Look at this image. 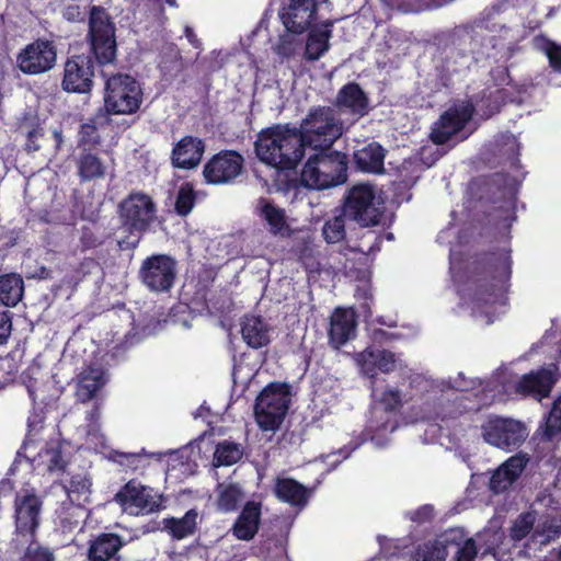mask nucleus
Wrapping results in <instances>:
<instances>
[{"mask_svg": "<svg viewBox=\"0 0 561 561\" xmlns=\"http://www.w3.org/2000/svg\"><path fill=\"white\" fill-rule=\"evenodd\" d=\"M336 104L340 110L350 111L357 116L365 115L368 107L367 98L356 83L346 84L340 90Z\"/></svg>", "mask_w": 561, "mask_h": 561, "instance_id": "c85d7f7f", "label": "nucleus"}, {"mask_svg": "<svg viewBox=\"0 0 561 561\" xmlns=\"http://www.w3.org/2000/svg\"><path fill=\"white\" fill-rule=\"evenodd\" d=\"M195 204V195L193 188L188 184H184L180 187L176 201L175 210L181 216H186L191 213Z\"/></svg>", "mask_w": 561, "mask_h": 561, "instance_id": "de8ad7c7", "label": "nucleus"}, {"mask_svg": "<svg viewBox=\"0 0 561 561\" xmlns=\"http://www.w3.org/2000/svg\"><path fill=\"white\" fill-rule=\"evenodd\" d=\"M254 146L262 162L282 170L294 169L304 157L298 129L287 124L263 129Z\"/></svg>", "mask_w": 561, "mask_h": 561, "instance_id": "f257e3e1", "label": "nucleus"}, {"mask_svg": "<svg viewBox=\"0 0 561 561\" xmlns=\"http://www.w3.org/2000/svg\"><path fill=\"white\" fill-rule=\"evenodd\" d=\"M535 523V517L531 513H523L518 516V518L514 522L513 526L510 528V537L514 541H520L526 538L528 534L531 531Z\"/></svg>", "mask_w": 561, "mask_h": 561, "instance_id": "a18cd8bd", "label": "nucleus"}, {"mask_svg": "<svg viewBox=\"0 0 561 561\" xmlns=\"http://www.w3.org/2000/svg\"><path fill=\"white\" fill-rule=\"evenodd\" d=\"M141 101V88L131 76L117 73L106 79L104 103L107 112L133 114L138 111Z\"/></svg>", "mask_w": 561, "mask_h": 561, "instance_id": "423d86ee", "label": "nucleus"}, {"mask_svg": "<svg viewBox=\"0 0 561 561\" xmlns=\"http://www.w3.org/2000/svg\"><path fill=\"white\" fill-rule=\"evenodd\" d=\"M332 25L331 21H325L310 28L304 54L307 60L316 61L329 50Z\"/></svg>", "mask_w": 561, "mask_h": 561, "instance_id": "bb28decb", "label": "nucleus"}, {"mask_svg": "<svg viewBox=\"0 0 561 561\" xmlns=\"http://www.w3.org/2000/svg\"><path fill=\"white\" fill-rule=\"evenodd\" d=\"M115 500L121 505L134 506L144 513H153L161 508L160 499L153 494L152 489L141 485L136 480H129L123 485Z\"/></svg>", "mask_w": 561, "mask_h": 561, "instance_id": "6ab92c4d", "label": "nucleus"}, {"mask_svg": "<svg viewBox=\"0 0 561 561\" xmlns=\"http://www.w3.org/2000/svg\"><path fill=\"white\" fill-rule=\"evenodd\" d=\"M57 49L53 42L37 39L25 46L16 56L18 68L25 75H41L54 68Z\"/></svg>", "mask_w": 561, "mask_h": 561, "instance_id": "9b49d317", "label": "nucleus"}, {"mask_svg": "<svg viewBox=\"0 0 561 561\" xmlns=\"http://www.w3.org/2000/svg\"><path fill=\"white\" fill-rule=\"evenodd\" d=\"M271 327L261 317L245 314L241 321V335L247 345L253 350L267 346L271 343Z\"/></svg>", "mask_w": 561, "mask_h": 561, "instance_id": "b1692460", "label": "nucleus"}, {"mask_svg": "<svg viewBox=\"0 0 561 561\" xmlns=\"http://www.w3.org/2000/svg\"><path fill=\"white\" fill-rule=\"evenodd\" d=\"M255 211L267 222L272 233L284 234L287 231L288 226L282 208L275 206L265 198H260L256 202Z\"/></svg>", "mask_w": 561, "mask_h": 561, "instance_id": "473e14b6", "label": "nucleus"}, {"mask_svg": "<svg viewBox=\"0 0 561 561\" xmlns=\"http://www.w3.org/2000/svg\"><path fill=\"white\" fill-rule=\"evenodd\" d=\"M91 485L90 478L81 474L72 476L69 484L65 485L69 502L76 504V514L84 513V504L90 502Z\"/></svg>", "mask_w": 561, "mask_h": 561, "instance_id": "2f4dec72", "label": "nucleus"}, {"mask_svg": "<svg viewBox=\"0 0 561 561\" xmlns=\"http://www.w3.org/2000/svg\"><path fill=\"white\" fill-rule=\"evenodd\" d=\"M216 493V508L220 513L236 512L243 499L242 489L238 483H218Z\"/></svg>", "mask_w": 561, "mask_h": 561, "instance_id": "f704fd0d", "label": "nucleus"}, {"mask_svg": "<svg viewBox=\"0 0 561 561\" xmlns=\"http://www.w3.org/2000/svg\"><path fill=\"white\" fill-rule=\"evenodd\" d=\"M13 314L9 310L0 311V345L7 344L11 336Z\"/></svg>", "mask_w": 561, "mask_h": 561, "instance_id": "13d9d810", "label": "nucleus"}, {"mask_svg": "<svg viewBox=\"0 0 561 561\" xmlns=\"http://www.w3.org/2000/svg\"><path fill=\"white\" fill-rule=\"evenodd\" d=\"M561 434V397H559L546 419L542 437L547 442L553 440Z\"/></svg>", "mask_w": 561, "mask_h": 561, "instance_id": "a19ab883", "label": "nucleus"}, {"mask_svg": "<svg viewBox=\"0 0 561 561\" xmlns=\"http://www.w3.org/2000/svg\"><path fill=\"white\" fill-rule=\"evenodd\" d=\"M556 382L553 375L548 369H539L525 374L515 385V392L522 396H531L538 400L550 394Z\"/></svg>", "mask_w": 561, "mask_h": 561, "instance_id": "412c9836", "label": "nucleus"}, {"mask_svg": "<svg viewBox=\"0 0 561 561\" xmlns=\"http://www.w3.org/2000/svg\"><path fill=\"white\" fill-rule=\"evenodd\" d=\"M0 371L5 373V375L2 376L3 382H9L15 379L19 368L13 358L5 357L0 359Z\"/></svg>", "mask_w": 561, "mask_h": 561, "instance_id": "680f3d73", "label": "nucleus"}, {"mask_svg": "<svg viewBox=\"0 0 561 561\" xmlns=\"http://www.w3.org/2000/svg\"><path fill=\"white\" fill-rule=\"evenodd\" d=\"M345 213L333 216L328 219L322 228V234L328 243H337L345 238Z\"/></svg>", "mask_w": 561, "mask_h": 561, "instance_id": "ea45409f", "label": "nucleus"}, {"mask_svg": "<svg viewBox=\"0 0 561 561\" xmlns=\"http://www.w3.org/2000/svg\"><path fill=\"white\" fill-rule=\"evenodd\" d=\"M537 46L547 55L550 66L561 71V46L546 38H536Z\"/></svg>", "mask_w": 561, "mask_h": 561, "instance_id": "09e8293b", "label": "nucleus"}, {"mask_svg": "<svg viewBox=\"0 0 561 561\" xmlns=\"http://www.w3.org/2000/svg\"><path fill=\"white\" fill-rule=\"evenodd\" d=\"M110 458L121 465L125 466L129 469L136 470L138 468V463L141 459V454L139 453H123L118 450H113L111 453Z\"/></svg>", "mask_w": 561, "mask_h": 561, "instance_id": "6e6d98bb", "label": "nucleus"}, {"mask_svg": "<svg viewBox=\"0 0 561 561\" xmlns=\"http://www.w3.org/2000/svg\"><path fill=\"white\" fill-rule=\"evenodd\" d=\"M493 77L500 80L499 84H505L510 81L507 69L504 67H499L492 72Z\"/></svg>", "mask_w": 561, "mask_h": 561, "instance_id": "774afa93", "label": "nucleus"}, {"mask_svg": "<svg viewBox=\"0 0 561 561\" xmlns=\"http://www.w3.org/2000/svg\"><path fill=\"white\" fill-rule=\"evenodd\" d=\"M344 213L363 227L374 226L382 213L380 198L371 185L356 184L345 197Z\"/></svg>", "mask_w": 561, "mask_h": 561, "instance_id": "0eeeda50", "label": "nucleus"}, {"mask_svg": "<svg viewBox=\"0 0 561 561\" xmlns=\"http://www.w3.org/2000/svg\"><path fill=\"white\" fill-rule=\"evenodd\" d=\"M243 456V449L240 444L231 440H222L216 445L213 463L215 467L232 466Z\"/></svg>", "mask_w": 561, "mask_h": 561, "instance_id": "e433bc0d", "label": "nucleus"}, {"mask_svg": "<svg viewBox=\"0 0 561 561\" xmlns=\"http://www.w3.org/2000/svg\"><path fill=\"white\" fill-rule=\"evenodd\" d=\"M357 328L356 314L354 311L336 308L330 318L329 342L340 348L355 336Z\"/></svg>", "mask_w": 561, "mask_h": 561, "instance_id": "aec40b11", "label": "nucleus"}, {"mask_svg": "<svg viewBox=\"0 0 561 561\" xmlns=\"http://www.w3.org/2000/svg\"><path fill=\"white\" fill-rule=\"evenodd\" d=\"M209 283H182L179 300L193 312H224L229 309L231 299L227 290L213 293Z\"/></svg>", "mask_w": 561, "mask_h": 561, "instance_id": "6e6552de", "label": "nucleus"}, {"mask_svg": "<svg viewBox=\"0 0 561 561\" xmlns=\"http://www.w3.org/2000/svg\"><path fill=\"white\" fill-rule=\"evenodd\" d=\"M25 547L19 561H56L55 551L36 539L25 540Z\"/></svg>", "mask_w": 561, "mask_h": 561, "instance_id": "58836bf2", "label": "nucleus"}, {"mask_svg": "<svg viewBox=\"0 0 561 561\" xmlns=\"http://www.w3.org/2000/svg\"><path fill=\"white\" fill-rule=\"evenodd\" d=\"M477 554L478 548L474 539L468 538L457 551L456 561H474Z\"/></svg>", "mask_w": 561, "mask_h": 561, "instance_id": "bf43d9fd", "label": "nucleus"}, {"mask_svg": "<svg viewBox=\"0 0 561 561\" xmlns=\"http://www.w3.org/2000/svg\"><path fill=\"white\" fill-rule=\"evenodd\" d=\"M535 535L542 536V543H548L552 540L558 539L561 536V524H557L554 520H546L539 524L535 529Z\"/></svg>", "mask_w": 561, "mask_h": 561, "instance_id": "603ef678", "label": "nucleus"}, {"mask_svg": "<svg viewBox=\"0 0 561 561\" xmlns=\"http://www.w3.org/2000/svg\"><path fill=\"white\" fill-rule=\"evenodd\" d=\"M94 62L89 56L77 55L65 62L61 87L67 92L88 93L92 89Z\"/></svg>", "mask_w": 561, "mask_h": 561, "instance_id": "4468645a", "label": "nucleus"}, {"mask_svg": "<svg viewBox=\"0 0 561 561\" xmlns=\"http://www.w3.org/2000/svg\"><path fill=\"white\" fill-rule=\"evenodd\" d=\"M355 297L359 302V307L363 309V311L370 314L371 305L374 301L371 283H363V285L357 286L355 290Z\"/></svg>", "mask_w": 561, "mask_h": 561, "instance_id": "5fc2aeb1", "label": "nucleus"}, {"mask_svg": "<svg viewBox=\"0 0 561 561\" xmlns=\"http://www.w3.org/2000/svg\"><path fill=\"white\" fill-rule=\"evenodd\" d=\"M102 376L83 375L77 388V397L81 402L90 401L102 387Z\"/></svg>", "mask_w": 561, "mask_h": 561, "instance_id": "79ce46f5", "label": "nucleus"}, {"mask_svg": "<svg viewBox=\"0 0 561 561\" xmlns=\"http://www.w3.org/2000/svg\"><path fill=\"white\" fill-rule=\"evenodd\" d=\"M119 214L124 226L141 232L153 221L156 207L148 195L131 193L119 204Z\"/></svg>", "mask_w": 561, "mask_h": 561, "instance_id": "f8f14e48", "label": "nucleus"}, {"mask_svg": "<svg viewBox=\"0 0 561 561\" xmlns=\"http://www.w3.org/2000/svg\"><path fill=\"white\" fill-rule=\"evenodd\" d=\"M354 159L358 169L370 173H382L385 150L376 144H369L354 153Z\"/></svg>", "mask_w": 561, "mask_h": 561, "instance_id": "7c9ffc66", "label": "nucleus"}, {"mask_svg": "<svg viewBox=\"0 0 561 561\" xmlns=\"http://www.w3.org/2000/svg\"><path fill=\"white\" fill-rule=\"evenodd\" d=\"M176 273L175 260L165 254H157L146 259L139 271L144 280H174Z\"/></svg>", "mask_w": 561, "mask_h": 561, "instance_id": "393cba45", "label": "nucleus"}, {"mask_svg": "<svg viewBox=\"0 0 561 561\" xmlns=\"http://www.w3.org/2000/svg\"><path fill=\"white\" fill-rule=\"evenodd\" d=\"M115 24L100 7H92L89 16L88 41L101 65L112 64L116 58L117 44Z\"/></svg>", "mask_w": 561, "mask_h": 561, "instance_id": "39448f33", "label": "nucleus"}, {"mask_svg": "<svg viewBox=\"0 0 561 561\" xmlns=\"http://www.w3.org/2000/svg\"><path fill=\"white\" fill-rule=\"evenodd\" d=\"M290 403V386L287 382H271L257 396L254 416L264 432H274L283 423Z\"/></svg>", "mask_w": 561, "mask_h": 561, "instance_id": "20e7f679", "label": "nucleus"}, {"mask_svg": "<svg viewBox=\"0 0 561 561\" xmlns=\"http://www.w3.org/2000/svg\"><path fill=\"white\" fill-rule=\"evenodd\" d=\"M77 168L82 181L100 179L105 174L103 161L92 152L81 153L77 160Z\"/></svg>", "mask_w": 561, "mask_h": 561, "instance_id": "c9c22d12", "label": "nucleus"}, {"mask_svg": "<svg viewBox=\"0 0 561 561\" xmlns=\"http://www.w3.org/2000/svg\"><path fill=\"white\" fill-rule=\"evenodd\" d=\"M401 4L407 5V10L417 11L435 5V0H402Z\"/></svg>", "mask_w": 561, "mask_h": 561, "instance_id": "0e129e2a", "label": "nucleus"}, {"mask_svg": "<svg viewBox=\"0 0 561 561\" xmlns=\"http://www.w3.org/2000/svg\"><path fill=\"white\" fill-rule=\"evenodd\" d=\"M297 129L304 149L307 147L312 150H329L346 127L333 107L313 106Z\"/></svg>", "mask_w": 561, "mask_h": 561, "instance_id": "f03ea898", "label": "nucleus"}, {"mask_svg": "<svg viewBox=\"0 0 561 561\" xmlns=\"http://www.w3.org/2000/svg\"><path fill=\"white\" fill-rule=\"evenodd\" d=\"M380 403L386 411L393 412L402 407L401 393L397 389H387L382 392Z\"/></svg>", "mask_w": 561, "mask_h": 561, "instance_id": "4d7b16f0", "label": "nucleus"}, {"mask_svg": "<svg viewBox=\"0 0 561 561\" xmlns=\"http://www.w3.org/2000/svg\"><path fill=\"white\" fill-rule=\"evenodd\" d=\"M473 111L474 105L469 101H461L448 108L435 123L431 134L432 140L438 145L447 142L463 129L471 119Z\"/></svg>", "mask_w": 561, "mask_h": 561, "instance_id": "ddd939ff", "label": "nucleus"}, {"mask_svg": "<svg viewBox=\"0 0 561 561\" xmlns=\"http://www.w3.org/2000/svg\"><path fill=\"white\" fill-rule=\"evenodd\" d=\"M310 156L301 172L305 186L324 190L346 181L347 157L340 151L318 150Z\"/></svg>", "mask_w": 561, "mask_h": 561, "instance_id": "7ed1b4c3", "label": "nucleus"}, {"mask_svg": "<svg viewBox=\"0 0 561 561\" xmlns=\"http://www.w3.org/2000/svg\"><path fill=\"white\" fill-rule=\"evenodd\" d=\"M244 159L236 151H221L214 156L204 167L207 183L227 184L239 176L243 169Z\"/></svg>", "mask_w": 561, "mask_h": 561, "instance_id": "dca6fc26", "label": "nucleus"}, {"mask_svg": "<svg viewBox=\"0 0 561 561\" xmlns=\"http://www.w3.org/2000/svg\"><path fill=\"white\" fill-rule=\"evenodd\" d=\"M316 12L314 0H288L279 11V18L289 33L302 34L310 28L316 19Z\"/></svg>", "mask_w": 561, "mask_h": 561, "instance_id": "a211bd4d", "label": "nucleus"}, {"mask_svg": "<svg viewBox=\"0 0 561 561\" xmlns=\"http://www.w3.org/2000/svg\"><path fill=\"white\" fill-rule=\"evenodd\" d=\"M198 512L196 508L188 510L182 517H165L162 520V529L173 539L182 540L193 536L197 529Z\"/></svg>", "mask_w": 561, "mask_h": 561, "instance_id": "cd10ccee", "label": "nucleus"}, {"mask_svg": "<svg viewBox=\"0 0 561 561\" xmlns=\"http://www.w3.org/2000/svg\"><path fill=\"white\" fill-rule=\"evenodd\" d=\"M297 50L296 41L290 35H283L275 47V51L286 58L295 55Z\"/></svg>", "mask_w": 561, "mask_h": 561, "instance_id": "052dcab7", "label": "nucleus"}, {"mask_svg": "<svg viewBox=\"0 0 561 561\" xmlns=\"http://www.w3.org/2000/svg\"><path fill=\"white\" fill-rule=\"evenodd\" d=\"M261 516L262 503L248 501L232 526V535L239 540H252L259 533Z\"/></svg>", "mask_w": 561, "mask_h": 561, "instance_id": "4be33fe9", "label": "nucleus"}, {"mask_svg": "<svg viewBox=\"0 0 561 561\" xmlns=\"http://www.w3.org/2000/svg\"><path fill=\"white\" fill-rule=\"evenodd\" d=\"M128 283H99L98 290L95 293V301L98 307L103 310L118 309L121 314L119 318L126 322V327L130 330L135 329V317L134 313L125 308L124 295H127V299L131 301V297L128 294Z\"/></svg>", "mask_w": 561, "mask_h": 561, "instance_id": "f3484780", "label": "nucleus"}, {"mask_svg": "<svg viewBox=\"0 0 561 561\" xmlns=\"http://www.w3.org/2000/svg\"><path fill=\"white\" fill-rule=\"evenodd\" d=\"M174 283H140V287L152 294H169Z\"/></svg>", "mask_w": 561, "mask_h": 561, "instance_id": "e2e57ef3", "label": "nucleus"}, {"mask_svg": "<svg viewBox=\"0 0 561 561\" xmlns=\"http://www.w3.org/2000/svg\"><path fill=\"white\" fill-rule=\"evenodd\" d=\"M24 283H0V302L7 307H14L22 299Z\"/></svg>", "mask_w": 561, "mask_h": 561, "instance_id": "37998d69", "label": "nucleus"}, {"mask_svg": "<svg viewBox=\"0 0 561 561\" xmlns=\"http://www.w3.org/2000/svg\"><path fill=\"white\" fill-rule=\"evenodd\" d=\"M529 461V458L525 454H516L512 457H510L501 466L506 469L508 474L511 476V481H516L524 469L526 468L527 463Z\"/></svg>", "mask_w": 561, "mask_h": 561, "instance_id": "3c124183", "label": "nucleus"}, {"mask_svg": "<svg viewBox=\"0 0 561 561\" xmlns=\"http://www.w3.org/2000/svg\"><path fill=\"white\" fill-rule=\"evenodd\" d=\"M274 493L279 501L293 506H302L308 501L306 486L291 478H277Z\"/></svg>", "mask_w": 561, "mask_h": 561, "instance_id": "c756f323", "label": "nucleus"}, {"mask_svg": "<svg viewBox=\"0 0 561 561\" xmlns=\"http://www.w3.org/2000/svg\"><path fill=\"white\" fill-rule=\"evenodd\" d=\"M14 534L25 540L35 539L41 526L43 500L34 491L16 493L13 503Z\"/></svg>", "mask_w": 561, "mask_h": 561, "instance_id": "1a4fd4ad", "label": "nucleus"}, {"mask_svg": "<svg viewBox=\"0 0 561 561\" xmlns=\"http://www.w3.org/2000/svg\"><path fill=\"white\" fill-rule=\"evenodd\" d=\"M359 356L362 359L363 369L367 374L374 373L375 368L386 374L396 369L394 354L388 350H366Z\"/></svg>", "mask_w": 561, "mask_h": 561, "instance_id": "72a5a7b5", "label": "nucleus"}, {"mask_svg": "<svg viewBox=\"0 0 561 561\" xmlns=\"http://www.w3.org/2000/svg\"><path fill=\"white\" fill-rule=\"evenodd\" d=\"M128 540L113 531L91 534L87 541V561H124L123 548Z\"/></svg>", "mask_w": 561, "mask_h": 561, "instance_id": "2eb2a0df", "label": "nucleus"}, {"mask_svg": "<svg viewBox=\"0 0 561 561\" xmlns=\"http://www.w3.org/2000/svg\"><path fill=\"white\" fill-rule=\"evenodd\" d=\"M511 476L504 469V467L500 466L490 479V489L499 494L506 491L515 481L510 480Z\"/></svg>", "mask_w": 561, "mask_h": 561, "instance_id": "864d4df0", "label": "nucleus"}, {"mask_svg": "<svg viewBox=\"0 0 561 561\" xmlns=\"http://www.w3.org/2000/svg\"><path fill=\"white\" fill-rule=\"evenodd\" d=\"M39 457L46 465L47 471L50 473L64 472L68 465V460L65 458L61 450L60 442L47 444L46 448L39 454Z\"/></svg>", "mask_w": 561, "mask_h": 561, "instance_id": "4c0bfd02", "label": "nucleus"}, {"mask_svg": "<svg viewBox=\"0 0 561 561\" xmlns=\"http://www.w3.org/2000/svg\"><path fill=\"white\" fill-rule=\"evenodd\" d=\"M433 508L430 505H424L414 512L412 519L416 523H423L431 519Z\"/></svg>", "mask_w": 561, "mask_h": 561, "instance_id": "69168bd1", "label": "nucleus"}, {"mask_svg": "<svg viewBox=\"0 0 561 561\" xmlns=\"http://www.w3.org/2000/svg\"><path fill=\"white\" fill-rule=\"evenodd\" d=\"M81 15V12H80V7L77 5V4H71V5H68L65 11H64V16L68 20V21H76L80 18Z\"/></svg>", "mask_w": 561, "mask_h": 561, "instance_id": "338daca9", "label": "nucleus"}, {"mask_svg": "<svg viewBox=\"0 0 561 561\" xmlns=\"http://www.w3.org/2000/svg\"><path fill=\"white\" fill-rule=\"evenodd\" d=\"M528 433L526 426L513 419L491 417L482 425L484 440L495 447L512 451L518 448L526 439Z\"/></svg>", "mask_w": 561, "mask_h": 561, "instance_id": "9d476101", "label": "nucleus"}, {"mask_svg": "<svg viewBox=\"0 0 561 561\" xmlns=\"http://www.w3.org/2000/svg\"><path fill=\"white\" fill-rule=\"evenodd\" d=\"M75 506L76 504H72L71 502L62 503L61 507L58 510V518L64 528L72 529L78 527L81 523V517L84 513L76 514L73 512Z\"/></svg>", "mask_w": 561, "mask_h": 561, "instance_id": "8fccbe9b", "label": "nucleus"}, {"mask_svg": "<svg viewBox=\"0 0 561 561\" xmlns=\"http://www.w3.org/2000/svg\"><path fill=\"white\" fill-rule=\"evenodd\" d=\"M455 291L460 296L465 305L481 308L496 302L492 293L493 283H455Z\"/></svg>", "mask_w": 561, "mask_h": 561, "instance_id": "a878e982", "label": "nucleus"}, {"mask_svg": "<svg viewBox=\"0 0 561 561\" xmlns=\"http://www.w3.org/2000/svg\"><path fill=\"white\" fill-rule=\"evenodd\" d=\"M422 561H445L447 557L446 546L438 540L425 542L417 549Z\"/></svg>", "mask_w": 561, "mask_h": 561, "instance_id": "c03bdc74", "label": "nucleus"}, {"mask_svg": "<svg viewBox=\"0 0 561 561\" xmlns=\"http://www.w3.org/2000/svg\"><path fill=\"white\" fill-rule=\"evenodd\" d=\"M28 394L35 403V392L28 389ZM45 412L42 408L34 405L33 411L27 417V438L35 437L43 428L45 423Z\"/></svg>", "mask_w": 561, "mask_h": 561, "instance_id": "49530a36", "label": "nucleus"}, {"mask_svg": "<svg viewBox=\"0 0 561 561\" xmlns=\"http://www.w3.org/2000/svg\"><path fill=\"white\" fill-rule=\"evenodd\" d=\"M204 142L195 137L182 138L172 150V163L175 168L192 169L198 165L204 153Z\"/></svg>", "mask_w": 561, "mask_h": 561, "instance_id": "5701e85b", "label": "nucleus"}]
</instances>
